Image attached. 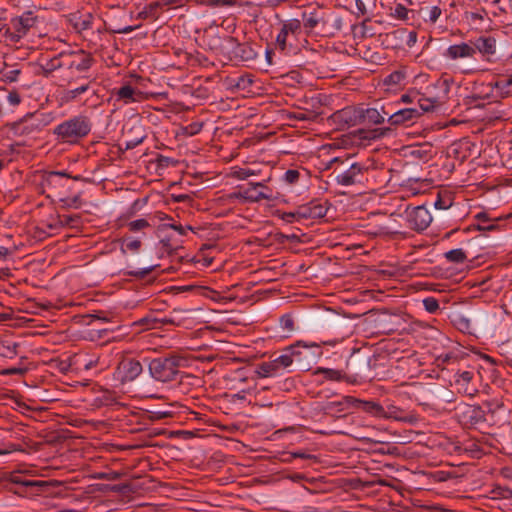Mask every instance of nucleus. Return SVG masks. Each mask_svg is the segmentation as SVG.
I'll list each match as a JSON object with an SVG mask.
<instances>
[{
  "instance_id": "de8ad7c7",
  "label": "nucleus",
  "mask_w": 512,
  "mask_h": 512,
  "mask_svg": "<svg viewBox=\"0 0 512 512\" xmlns=\"http://www.w3.org/2000/svg\"><path fill=\"white\" fill-rule=\"evenodd\" d=\"M418 103L420 106V112H430L433 111L436 107L437 101L435 99H429V98H419Z\"/></svg>"
},
{
  "instance_id": "a211bd4d",
  "label": "nucleus",
  "mask_w": 512,
  "mask_h": 512,
  "mask_svg": "<svg viewBox=\"0 0 512 512\" xmlns=\"http://www.w3.org/2000/svg\"><path fill=\"white\" fill-rule=\"evenodd\" d=\"M32 115L28 114L21 120L14 122L10 126V131L14 136H28L39 130V124L30 122Z\"/></svg>"
},
{
  "instance_id": "c85d7f7f",
  "label": "nucleus",
  "mask_w": 512,
  "mask_h": 512,
  "mask_svg": "<svg viewBox=\"0 0 512 512\" xmlns=\"http://www.w3.org/2000/svg\"><path fill=\"white\" fill-rule=\"evenodd\" d=\"M319 374H323L326 380L347 382V374L341 370L319 367L313 372V375Z\"/></svg>"
},
{
  "instance_id": "49530a36",
  "label": "nucleus",
  "mask_w": 512,
  "mask_h": 512,
  "mask_svg": "<svg viewBox=\"0 0 512 512\" xmlns=\"http://www.w3.org/2000/svg\"><path fill=\"white\" fill-rule=\"evenodd\" d=\"M288 35H289V33L287 32V30L282 27L276 37V40H275V45L279 50H281V51L286 50Z\"/></svg>"
},
{
  "instance_id": "7c9ffc66",
  "label": "nucleus",
  "mask_w": 512,
  "mask_h": 512,
  "mask_svg": "<svg viewBox=\"0 0 512 512\" xmlns=\"http://www.w3.org/2000/svg\"><path fill=\"white\" fill-rule=\"evenodd\" d=\"M136 94H140V92H137L136 89L129 84L120 87L115 92L117 100H121L125 104L136 101V99L134 98V95Z\"/></svg>"
},
{
  "instance_id": "774afa93",
  "label": "nucleus",
  "mask_w": 512,
  "mask_h": 512,
  "mask_svg": "<svg viewBox=\"0 0 512 512\" xmlns=\"http://www.w3.org/2000/svg\"><path fill=\"white\" fill-rule=\"evenodd\" d=\"M355 5L357 9V16H364L367 14V9L365 3L362 0H355Z\"/></svg>"
},
{
  "instance_id": "603ef678",
  "label": "nucleus",
  "mask_w": 512,
  "mask_h": 512,
  "mask_svg": "<svg viewBox=\"0 0 512 512\" xmlns=\"http://www.w3.org/2000/svg\"><path fill=\"white\" fill-rule=\"evenodd\" d=\"M299 178H300V172L298 170H295V169H289L284 174V180L288 184H295V183H297Z\"/></svg>"
},
{
  "instance_id": "052dcab7",
  "label": "nucleus",
  "mask_w": 512,
  "mask_h": 512,
  "mask_svg": "<svg viewBox=\"0 0 512 512\" xmlns=\"http://www.w3.org/2000/svg\"><path fill=\"white\" fill-rule=\"evenodd\" d=\"M7 100L12 106H17L21 103V96L16 90H12L8 93Z\"/></svg>"
},
{
  "instance_id": "a18cd8bd",
  "label": "nucleus",
  "mask_w": 512,
  "mask_h": 512,
  "mask_svg": "<svg viewBox=\"0 0 512 512\" xmlns=\"http://www.w3.org/2000/svg\"><path fill=\"white\" fill-rule=\"evenodd\" d=\"M422 302L425 310L431 314L437 313L440 309L439 302L434 297H427Z\"/></svg>"
},
{
  "instance_id": "4c0bfd02",
  "label": "nucleus",
  "mask_w": 512,
  "mask_h": 512,
  "mask_svg": "<svg viewBox=\"0 0 512 512\" xmlns=\"http://www.w3.org/2000/svg\"><path fill=\"white\" fill-rule=\"evenodd\" d=\"M82 82L83 85H78L77 87L70 89L65 93V99L67 101L75 100L79 95L88 91V89L90 88L91 81L87 80Z\"/></svg>"
},
{
  "instance_id": "e2e57ef3",
  "label": "nucleus",
  "mask_w": 512,
  "mask_h": 512,
  "mask_svg": "<svg viewBox=\"0 0 512 512\" xmlns=\"http://www.w3.org/2000/svg\"><path fill=\"white\" fill-rule=\"evenodd\" d=\"M416 41H417V32L414 30H412V31L407 30V35H406V39L404 40V43L408 47H412L415 45Z\"/></svg>"
},
{
  "instance_id": "f03ea898",
  "label": "nucleus",
  "mask_w": 512,
  "mask_h": 512,
  "mask_svg": "<svg viewBox=\"0 0 512 512\" xmlns=\"http://www.w3.org/2000/svg\"><path fill=\"white\" fill-rule=\"evenodd\" d=\"M91 129V119L80 114L58 124L53 133L62 143L76 144L80 139L86 137Z\"/></svg>"
},
{
  "instance_id": "4d7b16f0",
  "label": "nucleus",
  "mask_w": 512,
  "mask_h": 512,
  "mask_svg": "<svg viewBox=\"0 0 512 512\" xmlns=\"http://www.w3.org/2000/svg\"><path fill=\"white\" fill-rule=\"evenodd\" d=\"M121 473L116 471H110V472H102L97 475V479L102 480H108V481H115L120 479Z\"/></svg>"
},
{
  "instance_id": "9d476101",
  "label": "nucleus",
  "mask_w": 512,
  "mask_h": 512,
  "mask_svg": "<svg viewBox=\"0 0 512 512\" xmlns=\"http://www.w3.org/2000/svg\"><path fill=\"white\" fill-rule=\"evenodd\" d=\"M331 119L338 125V129L341 130L359 125L361 124L360 107L347 106L334 112Z\"/></svg>"
},
{
  "instance_id": "bb28decb",
  "label": "nucleus",
  "mask_w": 512,
  "mask_h": 512,
  "mask_svg": "<svg viewBox=\"0 0 512 512\" xmlns=\"http://www.w3.org/2000/svg\"><path fill=\"white\" fill-rule=\"evenodd\" d=\"M63 61L64 55L59 54L51 59H48L45 63L40 64L42 75L44 77H49L52 72L64 68Z\"/></svg>"
},
{
  "instance_id": "ea45409f",
  "label": "nucleus",
  "mask_w": 512,
  "mask_h": 512,
  "mask_svg": "<svg viewBox=\"0 0 512 512\" xmlns=\"http://www.w3.org/2000/svg\"><path fill=\"white\" fill-rule=\"evenodd\" d=\"M160 244L162 253H167L170 256L176 254L179 249L183 248L181 245H174L169 237L161 239Z\"/></svg>"
},
{
  "instance_id": "58836bf2",
  "label": "nucleus",
  "mask_w": 512,
  "mask_h": 512,
  "mask_svg": "<svg viewBox=\"0 0 512 512\" xmlns=\"http://www.w3.org/2000/svg\"><path fill=\"white\" fill-rule=\"evenodd\" d=\"M406 74L402 70H396L390 73L385 79L384 84L385 85H400L402 81L405 79Z\"/></svg>"
},
{
  "instance_id": "393cba45",
  "label": "nucleus",
  "mask_w": 512,
  "mask_h": 512,
  "mask_svg": "<svg viewBox=\"0 0 512 512\" xmlns=\"http://www.w3.org/2000/svg\"><path fill=\"white\" fill-rule=\"evenodd\" d=\"M474 377L473 371H463L457 374L455 384L458 387V391L466 395L473 396L476 393V389L469 386L471 380Z\"/></svg>"
},
{
  "instance_id": "423d86ee",
  "label": "nucleus",
  "mask_w": 512,
  "mask_h": 512,
  "mask_svg": "<svg viewBox=\"0 0 512 512\" xmlns=\"http://www.w3.org/2000/svg\"><path fill=\"white\" fill-rule=\"evenodd\" d=\"M293 349L292 355L294 356L295 368L309 371L312 366L322 356V350L319 344L315 342H305L303 340L296 341L291 344Z\"/></svg>"
},
{
  "instance_id": "dca6fc26",
  "label": "nucleus",
  "mask_w": 512,
  "mask_h": 512,
  "mask_svg": "<svg viewBox=\"0 0 512 512\" xmlns=\"http://www.w3.org/2000/svg\"><path fill=\"white\" fill-rule=\"evenodd\" d=\"M473 47L476 48L482 56L487 60H491V56L496 53L497 42L492 36H480L473 42Z\"/></svg>"
},
{
  "instance_id": "2eb2a0df",
  "label": "nucleus",
  "mask_w": 512,
  "mask_h": 512,
  "mask_svg": "<svg viewBox=\"0 0 512 512\" xmlns=\"http://www.w3.org/2000/svg\"><path fill=\"white\" fill-rule=\"evenodd\" d=\"M328 208L317 200H312L305 205L297 208L296 214L301 219H318L323 218Z\"/></svg>"
},
{
  "instance_id": "f257e3e1",
  "label": "nucleus",
  "mask_w": 512,
  "mask_h": 512,
  "mask_svg": "<svg viewBox=\"0 0 512 512\" xmlns=\"http://www.w3.org/2000/svg\"><path fill=\"white\" fill-rule=\"evenodd\" d=\"M379 356L361 349L354 350L346 362L347 383L355 384L372 379V371L377 367Z\"/></svg>"
},
{
  "instance_id": "c756f323",
  "label": "nucleus",
  "mask_w": 512,
  "mask_h": 512,
  "mask_svg": "<svg viewBox=\"0 0 512 512\" xmlns=\"http://www.w3.org/2000/svg\"><path fill=\"white\" fill-rule=\"evenodd\" d=\"M292 353L293 349L291 345H289L282 350V353L279 356L275 357V360L282 370H287L290 367L295 368L294 356Z\"/></svg>"
},
{
  "instance_id": "cd10ccee",
  "label": "nucleus",
  "mask_w": 512,
  "mask_h": 512,
  "mask_svg": "<svg viewBox=\"0 0 512 512\" xmlns=\"http://www.w3.org/2000/svg\"><path fill=\"white\" fill-rule=\"evenodd\" d=\"M391 128L389 127H383V128H375V129H359L357 131V135L362 140H376L380 139L386 135H388L391 132Z\"/></svg>"
},
{
  "instance_id": "680f3d73",
  "label": "nucleus",
  "mask_w": 512,
  "mask_h": 512,
  "mask_svg": "<svg viewBox=\"0 0 512 512\" xmlns=\"http://www.w3.org/2000/svg\"><path fill=\"white\" fill-rule=\"evenodd\" d=\"M441 13H442V11H441L440 7L433 6L429 11V15H428L429 21L432 23H435L438 20V18L440 17Z\"/></svg>"
},
{
  "instance_id": "b1692460",
  "label": "nucleus",
  "mask_w": 512,
  "mask_h": 512,
  "mask_svg": "<svg viewBox=\"0 0 512 512\" xmlns=\"http://www.w3.org/2000/svg\"><path fill=\"white\" fill-rule=\"evenodd\" d=\"M407 29L406 28H398L389 33L384 34L383 43L387 48H400L406 39Z\"/></svg>"
},
{
  "instance_id": "412c9836",
  "label": "nucleus",
  "mask_w": 512,
  "mask_h": 512,
  "mask_svg": "<svg viewBox=\"0 0 512 512\" xmlns=\"http://www.w3.org/2000/svg\"><path fill=\"white\" fill-rule=\"evenodd\" d=\"M265 188L261 182H249L248 187L243 189L244 201L245 202H259L261 200H271L273 197L271 194H264L263 191H257V188Z\"/></svg>"
},
{
  "instance_id": "c9c22d12",
  "label": "nucleus",
  "mask_w": 512,
  "mask_h": 512,
  "mask_svg": "<svg viewBox=\"0 0 512 512\" xmlns=\"http://www.w3.org/2000/svg\"><path fill=\"white\" fill-rule=\"evenodd\" d=\"M170 414L168 412H149V413H143L141 414L139 420H137V423L143 426H147L153 421L161 420L166 417H169Z\"/></svg>"
},
{
  "instance_id": "09e8293b",
  "label": "nucleus",
  "mask_w": 512,
  "mask_h": 512,
  "mask_svg": "<svg viewBox=\"0 0 512 512\" xmlns=\"http://www.w3.org/2000/svg\"><path fill=\"white\" fill-rule=\"evenodd\" d=\"M127 227L131 232H137L147 227H150V224L146 219L142 218L129 222L127 224Z\"/></svg>"
},
{
  "instance_id": "7ed1b4c3",
  "label": "nucleus",
  "mask_w": 512,
  "mask_h": 512,
  "mask_svg": "<svg viewBox=\"0 0 512 512\" xmlns=\"http://www.w3.org/2000/svg\"><path fill=\"white\" fill-rule=\"evenodd\" d=\"M333 162L340 163V166L336 167L331 174V177L337 184L342 186H352L363 184L368 180L370 169L365 164L359 162L351 163L349 159L339 161L338 158H335Z\"/></svg>"
},
{
  "instance_id": "13d9d810",
  "label": "nucleus",
  "mask_w": 512,
  "mask_h": 512,
  "mask_svg": "<svg viewBox=\"0 0 512 512\" xmlns=\"http://www.w3.org/2000/svg\"><path fill=\"white\" fill-rule=\"evenodd\" d=\"M278 216L287 223H292L294 221H298L301 218H298V215L296 214V210L294 212H278Z\"/></svg>"
},
{
  "instance_id": "20e7f679",
  "label": "nucleus",
  "mask_w": 512,
  "mask_h": 512,
  "mask_svg": "<svg viewBox=\"0 0 512 512\" xmlns=\"http://www.w3.org/2000/svg\"><path fill=\"white\" fill-rule=\"evenodd\" d=\"M95 62L91 54L81 50L78 53L64 55L65 79L68 85L76 81H87L89 77L84 75Z\"/></svg>"
},
{
  "instance_id": "9b49d317",
  "label": "nucleus",
  "mask_w": 512,
  "mask_h": 512,
  "mask_svg": "<svg viewBox=\"0 0 512 512\" xmlns=\"http://www.w3.org/2000/svg\"><path fill=\"white\" fill-rule=\"evenodd\" d=\"M407 222L411 229L415 231L425 230L432 221V216L429 210L424 206H417L406 210Z\"/></svg>"
},
{
  "instance_id": "864d4df0",
  "label": "nucleus",
  "mask_w": 512,
  "mask_h": 512,
  "mask_svg": "<svg viewBox=\"0 0 512 512\" xmlns=\"http://www.w3.org/2000/svg\"><path fill=\"white\" fill-rule=\"evenodd\" d=\"M280 325L284 330L292 331L294 329V320L290 314H284L280 318Z\"/></svg>"
},
{
  "instance_id": "5701e85b",
  "label": "nucleus",
  "mask_w": 512,
  "mask_h": 512,
  "mask_svg": "<svg viewBox=\"0 0 512 512\" xmlns=\"http://www.w3.org/2000/svg\"><path fill=\"white\" fill-rule=\"evenodd\" d=\"M361 124L369 123L373 125L382 124L385 121V115L382 108L379 110L377 107L362 108L360 107Z\"/></svg>"
},
{
  "instance_id": "69168bd1",
  "label": "nucleus",
  "mask_w": 512,
  "mask_h": 512,
  "mask_svg": "<svg viewBox=\"0 0 512 512\" xmlns=\"http://www.w3.org/2000/svg\"><path fill=\"white\" fill-rule=\"evenodd\" d=\"M27 372L26 368H17V367H11L5 369L2 373L4 375H23Z\"/></svg>"
},
{
  "instance_id": "2f4dec72",
  "label": "nucleus",
  "mask_w": 512,
  "mask_h": 512,
  "mask_svg": "<svg viewBox=\"0 0 512 512\" xmlns=\"http://www.w3.org/2000/svg\"><path fill=\"white\" fill-rule=\"evenodd\" d=\"M58 224L63 227H69L72 229H79L81 226V216L75 215H58Z\"/></svg>"
},
{
  "instance_id": "338daca9",
  "label": "nucleus",
  "mask_w": 512,
  "mask_h": 512,
  "mask_svg": "<svg viewBox=\"0 0 512 512\" xmlns=\"http://www.w3.org/2000/svg\"><path fill=\"white\" fill-rule=\"evenodd\" d=\"M142 243L139 239H133L126 242V248L130 251H138Z\"/></svg>"
},
{
  "instance_id": "0eeeda50",
  "label": "nucleus",
  "mask_w": 512,
  "mask_h": 512,
  "mask_svg": "<svg viewBox=\"0 0 512 512\" xmlns=\"http://www.w3.org/2000/svg\"><path fill=\"white\" fill-rule=\"evenodd\" d=\"M38 22V16L31 10L25 11L20 16L11 18L9 21V30H6V42L13 44L20 42L32 28L36 27Z\"/></svg>"
},
{
  "instance_id": "6e6d98bb",
  "label": "nucleus",
  "mask_w": 512,
  "mask_h": 512,
  "mask_svg": "<svg viewBox=\"0 0 512 512\" xmlns=\"http://www.w3.org/2000/svg\"><path fill=\"white\" fill-rule=\"evenodd\" d=\"M409 10L402 4H397L394 8V12L392 13L398 19L405 20L407 19Z\"/></svg>"
},
{
  "instance_id": "f704fd0d",
  "label": "nucleus",
  "mask_w": 512,
  "mask_h": 512,
  "mask_svg": "<svg viewBox=\"0 0 512 512\" xmlns=\"http://www.w3.org/2000/svg\"><path fill=\"white\" fill-rule=\"evenodd\" d=\"M494 86L502 97L509 96L510 94H512V74L509 75L507 78H501L497 80Z\"/></svg>"
},
{
  "instance_id": "72a5a7b5",
  "label": "nucleus",
  "mask_w": 512,
  "mask_h": 512,
  "mask_svg": "<svg viewBox=\"0 0 512 512\" xmlns=\"http://www.w3.org/2000/svg\"><path fill=\"white\" fill-rule=\"evenodd\" d=\"M320 21V18L318 17V11L317 9H313L310 12L304 11L302 13V20L303 25L307 29H314Z\"/></svg>"
},
{
  "instance_id": "37998d69",
  "label": "nucleus",
  "mask_w": 512,
  "mask_h": 512,
  "mask_svg": "<svg viewBox=\"0 0 512 512\" xmlns=\"http://www.w3.org/2000/svg\"><path fill=\"white\" fill-rule=\"evenodd\" d=\"M137 323L141 326H145L147 329L160 328L159 318L154 317L152 315H147V316L141 318Z\"/></svg>"
},
{
  "instance_id": "a19ab883",
  "label": "nucleus",
  "mask_w": 512,
  "mask_h": 512,
  "mask_svg": "<svg viewBox=\"0 0 512 512\" xmlns=\"http://www.w3.org/2000/svg\"><path fill=\"white\" fill-rule=\"evenodd\" d=\"M301 20L290 19L283 22L282 27L287 30L289 34L298 35L301 33Z\"/></svg>"
},
{
  "instance_id": "ddd939ff",
  "label": "nucleus",
  "mask_w": 512,
  "mask_h": 512,
  "mask_svg": "<svg viewBox=\"0 0 512 512\" xmlns=\"http://www.w3.org/2000/svg\"><path fill=\"white\" fill-rule=\"evenodd\" d=\"M142 370V365L138 360L128 358L119 363L116 373L120 381L126 383L135 380L142 373Z\"/></svg>"
},
{
  "instance_id": "a878e982",
  "label": "nucleus",
  "mask_w": 512,
  "mask_h": 512,
  "mask_svg": "<svg viewBox=\"0 0 512 512\" xmlns=\"http://www.w3.org/2000/svg\"><path fill=\"white\" fill-rule=\"evenodd\" d=\"M282 371V368L279 366L275 358L258 364L256 369V372L260 377L278 376L281 375Z\"/></svg>"
},
{
  "instance_id": "5fc2aeb1",
  "label": "nucleus",
  "mask_w": 512,
  "mask_h": 512,
  "mask_svg": "<svg viewBox=\"0 0 512 512\" xmlns=\"http://www.w3.org/2000/svg\"><path fill=\"white\" fill-rule=\"evenodd\" d=\"M254 171L246 168H238L233 171L232 176L238 180H246L248 177L254 175Z\"/></svg>"
},
{
  "instance_id": "4be33fe9",
  "label": "nucleus",
  "mask_w": 512,
  "mask_h": 512,
  "mask_svg": "<svg viewBox=\"0 0 512 512\" xmlns=\"http://www.w3.org/2000/svg\"><path fill=\"white\" fill-rule=\"evenodd\" d=\"M475 219L481 222V224L474 225V229L478 231H494L499 230V221H503V218H493L487 212H479L475 215Z\"/></svg>"
},
{
  "instance_id": "473e14b6",
  "label": "nucleus",
  "mask_w": 512,
  "mask_h": 512,
  "mask_svg": "<svg viewBox=\"0 0 512 512\" xmlns=\"http://www.w3.org/2000/svg\"><path fill=\"white\" fill-rule=\"evenodd\" d=\"M20 74V69H14L5 64L4 68L0 70V81L4 83L16 82Z\"/></svg>"
},
{
  "instance_id": "0e129e2a",
  "label": "nucleus",
  "mask_w": 512,
  "mask_h": 512,
  "mask_svg": "<svg viewBox=\"0 0 512 512\" xmlns=\"http://www.w3.org/2000/svg\"><path fill=\"white\" fill-rule=\"evenodd\" d=\"M235 4L234 0H209V6L211 7H219V6H232Z\"/></svg>"
},
{
  "instance_id": "6e6552de",
  "label": "nucleus",
  "mask_w": 512,
  "mask_h": 512,
  "mask_svg": "<svg viewBox=\"0 0 512 512\" xmlns=\"http://www.w3.org/2000/svg\"><path fill=\"white\" fill-rule=\"evenodd\" d=\"M10 482L16 486L11 490L21 497L36 495L41 491V488L48 486L47 481L30 480L20 474L11 475Z\"/></svg>"
},
{
  "instance_id": "4468645a",
  "label": "nucleus",
  "mask_w": 512,
  "mask_h": 512,
  "mask_svg": "<svg viewBox=\"0 0 512 512\" xmlns=\"http://www.w3.org/2000/svg\"><path fill=\"white\" fill-rule=\"evenodd\" d=\"M226 41L231 47V54L234 58L244 62L253 61L256 58L257 52L253 48L252 44L248 42L240 43L237 38L233 36H228Z\"/></svg>"
},
{
  "instance_id": "bf43d9fd",
  "label": "nucleus",
  "mask_w": 512,
  "mask_h": 512,
  "mask_svg": "<svg viewBox=\"0 0 512 512\" xmlns=\"http://www.w3.org/2000/svg\"><path fill=\"white\" fill-rule=\"evenodd\" d=\"M6 30H9V22L6 17L0 16V42H6Z\"/></svg>"
},
{
  "instance_id": "79ce46f5",
  "label": "nucleus",
  "mask_w": 512,
  "mask_h": 512,
  "mask_svg": "<svg viewBox=\"0 0 512 512\" xmlns=\"http://www.w3.org/2000/svg\"><path fill=\"white\" fill-rule=\"evenodd\" d=\"M491 493L495 497L504 498V499H511L512 498V489H510L507 486H502L499 484L494 485Z\"/></svg>"
},
{
  "instance_id": "8fccbe9b",
  "label": "nucleus",
  "mask_w": 512,
  "mask_h": 512,
  "mask_svg": "<svg viewBox=\"0 0 512 512\" xmlns=\"http://www.w3.org/2000/svg\"><path fill=\"white\" fill-rule=\"evenodd\" d=\"M156 163L158 168H166L170 165L175 166L177 161L170 157L159 154L156 158Z\"/></svg>"
},
{
  "instance_id": "f3484780",
  "label": "nucleus",
  "mask_w": 512,
  "mask_h": 512,
  "mask_svg": "<svg viewBox=\"0 0 512 512\" xmlns=\"http://www.w3.org/2000/svg\"><path fill=\"white\" fill-rule=\"evenodd\" d=\"M475 54L476 48L465 42L449 46L444 53V55L451 60L471 58L474 57Z\"/></svg>"
},
{
  "instance_id": "3c124183",
  "label": "nucleus",
  "mask_w": 512,
  "mask_h": 512,
  "mask_svg": "<svg viewBox=\"0 0 512 512\" xmlns=\"http://www.w3.org/2000/svg\"><path fill=\"white\" fill-rule=\"evenodd\" d=\"M452 205V200L450 197H442L438 194V197L434 203L436 209L445 210L448 209Z\"/></svg>"
},
{
  "instance_id": "f8f14e48",
  "label": "nucleus",
  "mask_w": 512,
  "mask_h": 512,
  "mask_svg": "<svg viewBox=\"0 0 512 512\" xmlns=\"http://www.w3.org/2000/svg\"><path fill=\"white\" fill-rule=\"evenodd\" d=\"M458 418L468 428L477 427L485 422V412L480 406L465 405L461 408Z\"/></svg>"
},
{
  "instance_id": "6ab92c4d",
  "label": "nucleus",
  "mask_w": 512,
  "mask_h": 512,
  "mask_svg": "<svg viewBox=\"0 0 512 512\" xmlns=\"http://www.w3.org/2000/svg\"><path fill=\"white\" fill-rule=\"evenodd\" d=\"M353 407V396H343L339 401H330L322 407L325 415L339 417L338 414Z\"/></svg>"
},
{
  "instance_id": "39448f33",
  "label": "nucleus",
  "mask_w": 512,
  "mask_h": 512,
  "mask_svg": "<svg viewBox=\"0 0 512 512\" xmlns=\"http://www.w3.org/2000/svg\"><path fill=\"white\" fill-rule=\"evenodd\" d=\"M183 359L172 355L154 358L149 363L150 375L157 381L170 382L176 379Z\"/></svg>"
},
{
  "instance_id": "e433bc0d",
  "label": "nucleus",
  "mask_w": 512,
  "mask_h": 512,
  "mask_svg": "<svg viewBox=\"0 0 512 512\" xmlns=\"http://www.w3.org/2000/svg\"><path fill=\"white\" fill-rule=\"evenodd\" d=\"M444 257L447 259V261L455 264H462L467 259L466 253L460 248L452 249L446 252Z\"/></svg>"
},
{
  "instance_id": "c03bdc74",
  "label": "nucleus",
  "mask_w": 512,
  "mask_h": 512,
  "mask_svg": "<svg viewBox=\"0 0 512 512\" xmlns=\"http://www.w3.org/2000/svg\"><path fill=\"white\" fill-rule=\"evenodd\" d=\"M158 265H152L150 267L140 269V270H131V271H125L124 275L131 276L136 279H144L146 276H148Z\"/></svg>"
},
{
  "instance_id": "1a4fd4ad",
  "label": "nucleus",
  "mask_w": 512,
  "mask_h": 512,
  "mask_svg": "<svg viewBox=\"0 0 512 512\" xmlns=\"http://www.w3.org/2000/svg\"><path fill=\"white\" fill-rule=\"evenodd\" d=\"M383 113L387 115L388 123L391 126H400L409 122H414L422 116V112L417 108H404L394 111L390 106H382Z\"/></svg>"
},
{
  "instance_id": "aec40b11",
  "label": "nucleus",
  "mask_w": 512,
  "mask_h": 512,
  "mask_svg": "<svg viewBox=\"0 0 512 512\" xmlns=\"http://www.w3.org/2000/svg\"><path fill=\"white\" fill-rule=\"evenodd\" d=\"M353 407L379 418H387L383 406L375 401H366L353 397Z\"/></svg>"
}]
</instances>
